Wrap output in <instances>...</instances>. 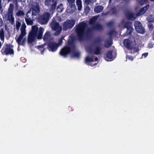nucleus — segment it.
I'll return each mask as SVG.
<instances>
[{
	"mask_svg": "<svg viewBox=\"0 0 154 154\" xmlns=\"http://www.w3.org/2000/svg\"><path fill=\"white\" fill-rule=\"evenodd\" d=\"M88 26L84 21L79 23L78 25L76 26L75 29L77 35L78 39L80 42L84 41L87 37L88 33L91 31V29L88 28L87 31L86 29Z\"/></svg>",
	"mask_w": 154,
	"mask_h": 154,
	"instance_id": "nucleus-1",
	"label": "nucleus"
},
{
	"mask_svg": "<svg viewBox=\"0 0 154 154\" xmlns=\"http://www.w3.org/2000/svg\"><path fill=\"white\" fill-rule=\"evenodd\" d=\"M76 49L75 38L73 36H71L68 40L65 46L61 49L60 53L61 56L66 57L72 52L75 51Z\"/></svg>",
	"mask_w": 154,
	"mask_h": 154,
	"instance_id": "nucleus-2",
	"label": "nucleus"
},
{
	"mask_svg": "<svg viewBox=\"0 0 154 154\" xmlns=\"http://www.w3.org/2000/svg\"><path fill=\"white\" fill-rule=\"evenodd\" d=\"M44 31V29L42 27H40L38 30V28L37 26H32V30L28 35V42L30 43L33 42L36 37L38 39H41Z\"/></svg>",
	"mask_w": 154,
	"mask_h": 154,
	"instance_id": "nucleus-3",
	"label": "nucleus"
},
{
	"mask_svg": "<svg viewBox=\"0 0 154 154\" xmlns=\"http://www.w3.org/2000/svg\"><path fill=\"white\" fill-rule=\"evenodd\" d=\"M124 46L128 49L132 50L135 48L136 43L135 40H131L129 38L125 39L123 41Z\"/></svg>",
	"mask_w": 154,
	"mask_h": 154,
	"instance_id": "nucleus-4",
	"label": "nucleus"
},
{
	"mask_svg": "<svg viewBox=\"0 0 154 154\" xmlns=\"http://www.w3.org/2000/svg\"><path fill=\"white\" fill-rule=\"evenodd\" d=\"M51 25L52 29L56 31L54 35H59L62 30V27L60 25L59 23L55 21H52Z\"/></svg>",
	"mask_w": 154,
	"mask_h": 154,
	"instance_id": "nucleus-5",
	"label": "nucleus"
},
{
	"mask_svg": "<svg viewBox=\"0 0 154 154\" xmlns=\"http://www.w3.org/2000/svg\"><path fill=\"white\" fill-rule=\"evenodd\" d=\"M75 21L74 19L67 20L64 22L63 24V29L66 31L69 29L72 28L75 25Z\"/></svg>",
	"mask_w": 154,
	"mask_h": 154,
	"instance_id": "nucleus-6",
	"label": "nucleus"
},
{
	"mask_svg": "<svg viewBox=\"0 0 154 154\" xmlns=\"http://www.w3.org/2000/svg\"><path fill=\"white\" fill-rule=\"evenodd\" d=\"M11 45L7 44L4 45L1 50L2 54L6 55L14 54V51L11 48Z\"/></svg>",
	"mask_w": 154,
	"mask_h": 154,
	"instance_id": "nucleus-7",
	"label": "nucleus"
},
{
	"mask_svg": "<svg viewBox=\"0 0 154 154\" xmlns=\"http://www.w3.org/2000/svg\"><path fill=\"white\" fill-rule=\"evenodd\" d=\"M50 16V14L48 12L45 13L41 16L38 19V22L41 24H45L49 21Z\"/></svg>",
	"mask_w": 154,
	"mask_h": 154,
	"instance_id": "nucleus-8",
	"label": "nucleus"
},
{
	"mask_svg": "<svg viewBox=\"0 0 154 154\" xmlns=\"http://www.w3.org/2000/svg\"><path fill=\"white\" fill-rule=\"evenodd\" d=\"M122 23L123 25V27L127 29L126 32L127 35H130L133 30V29L131 26V23L129 21L125 22L123 20L122 21Z\"/></svg>",
	"mask_w": 154,
	"mask_h": 154,
	"instance_id": "nucleus-9",
	"label": "nucleus"
},
{
	"mask_svg": "<svg viewBox=\"0 0 154 154\" xmlns=\"http://www.w3.org/2000/svg\"><path fill=\"white\" fill-rule=\"evenodd\" d=\"M57 1H45V4L49 7L50 6V10L53 13L57 7Z\"/></svg>",
	"mask_w": 154,
	"mask_h": 154,
	"instance_id": "nucleus-10",
	"label": "nucleus"
},
{
	"mask_svg": "<svg viewBox=\"0 0 154 154\" xmlns=\"http://www.w3.org/2000/svg\"><path fill=\"white\" fill-rule=\"evenodd\" d=\"M75 1H67L69 6L67 7L66 11L67 13L71 14L73 13L76 9L75 5Z\"/></svg>",
	"mask_w": 154,
	"mask_h": 154,
	"instance_id": "nucleus-11",
	"label": "nucleus"
},
{
	"mask_svg": "<svg viewBox=\"0 0 154 154\" xmlns=\"http://www.w3.org/2000/svg\"><path fill=\"white\" fill-rule=\"evenodd\" d=\"M135 28L138 33L143 34L145 32L144 27L142 26L141 23L139 21H135L134 23Z\"/></svg>",
	"mask_w": 154,
	"mask_h": 154,
	"instance_id": "nucleus-12",
	"label": "nucleus"
},
{
	"mask_svg": "<svg viewBox=\"0 0 154 154\" xmlns=\"http://www.w3.org/2000/svg\"><path fill=\"white\" fill-rule=\"evenodd\" d=\"M59 45L54 42H50L48 44V48L49 51L55 52L57 51Z\"/></svg>",
	"mask_w": 154,
	"mask_h": 154,
	"instance_id": "nucleus-13",
	"label": "nucleus"
},
{
	"mask_svg": "<svg viewBox=\"0 0 154 154\" xmlns=\"http://www.w3.org/2000/svg\"><path fill=\"white\" fill-rule=\"evenodd\" d=\"M14 5L13 4H10L8 9V17L10 21H14V18L13 16Z\"/></svg>",
	"mask_w": 154,
	"mask_h": 154,
	"instance_id": "nucleus-14",
	"label": "nucleus"
},
{
	"mask_svg": "<svg viewBox=\"0 0 154 154\" xmlns=\"http://www.w3.org/2000/svg\"><path fill=\"white\" fill-rule=\"evenodd\" d=\"M113 51H109L107 52L105 56H104L105 60L108 61H111L113 59L112 54Z\"/></svg>",
	"mask_w": 154,
	"mask_h": 154,
	"instance_id": "nucleus-15",
	"label": "nucleus"
},
{
	"mask_svg": "<svg viewBox=\"0 0 154 154\" xmlns=\"http://www.w3.org/2000/svg\"><path fill=\"white\" fill-rule=\"evenodd\" d=\"M149 6V5H147L141 9L139 12L137 13V16H140L143 14L147 10Z\"/></svg>",
	"mask_w": 154,
	"mask_h": 154,
	"instance_id": "nucleus-16",
	"label": "nucleus"
},
{
	"mask_svg": "<svg viewBox=\"0 0 154 154\" xmlns=\"http://www.w3.org/2000/svg\"><path fill=\"white\" fill-rule=\"evenodd\" d=\"M125 15L128 20H134L136 19L133 13L128 11L125 14Z\"/></svg>",
	"mask_w": 154,
	"mask_h": 154,
	"instance_id": "nucleus-17",
	"label": "nucleus"
},
{
	"mask_svg": "<svg viewBox=\"0 0 154 154\" xmlns=\"http://www.w3.org/2000/svg\"><path fill=\"white\" fill-rule=\"evenodd\" d=\"M102 25L100 23H96L92 26V29L94 30L101 31L103 29Z\"/></svg>",
	"mask_w": 154,
	"mask_h": 154,
	"instance_id": "nucleus-18",
	"label": "nucleus"
},
{
	"mask_svg": "<svg viewBox=\"0 0 154 154\" xmlns=\"http://www.w3.org/2000/svg\"><path fill=\"white\" fill-rule=\"evenodd\" d=\"M117 9L114 7L111 9L110 11H107L106 12V15H110L113 14H116L117 13Z\"/></svg>",
	"mask_w": 154,
	"mask_h": 154,
	"instance_id": "nucleus-19",
	"label": "nucleus"
},
{
	"mask_svg": "<svg viewBox=\"0 0 154 154\" xmlns=\"http://www.w3.org/2000/svg\"><path fill=\"white\" fill-rule=\"evenodd\" d=\"M40 11L39 8L38 6H35L32 9V15L35 16L38 14Z\"/></svg>",
	"mask_w": 154,
	"mask_h": 154,
	"instance_id": "nucleus-20",
	"label": "nucleus"
},
{
	"mask_svg": "<svg viewBox=\"0 0 154 154\" xmlns=\"http://www.w3.org/2000/svg\"><path fill=\"white\" fill-rule=\"evenodd\" d=\"M102 49L100 47L96 46L94 51V54L97 55L100 54L101 53Z\"/></svg>",
	"mask_w": 154,
	"mask_h": 154,
	"instance_id": "nucleus-21",
	"label": "nucleus"
},
{
	"mask_svg": "<svg viewBox=\"0 0 154 154\" xmlns=\"http://www.w3.org/2000/svg\"><path fill=\"white\" fill-rule=\"evenodd\" d=\"M103 9V7L101 5L96 7L94 8V11L95 12L98 13L101 12Z\"/></svg>",
	"mask_w": 154,
	"mask_h": 154,
	"instance_id": "nucleus-22",
	"label": "nucleus"
},
{
	"mask_svg": "<svg viewBox=\"0 0 154 154\" xmlns=\"http://www.w3.org/2000/svg\"><path fill=\"white\" fill-rule=\"evenodd\" d=\"M26 41V38L22 39L20 41L18 40V38L16 39V42L18 44V45H21L22 46H24Z\"/></svg>",
	"mask_w": 154,
	"mask_h": 154,
	"instance_id": "nucleus-23",
	"label": "nucleus"
},
{
	"mask_svg": "<svg viewBox=\"0 0 154 154\" xmlns=\"http://www.w3.org/2000/svg\"><path fill=\"white\" fill-rule=\"evenodd\" d=\"M20 31L21 33L18 38V40L19 41L23 38L24 37L26 34L25 30L20 29Z\"/></svg>",
	"mask_w": 154,
	"mask_h": 154,
	"instance_id": "nucleus-24",
	"label": "nucleus"
},
{
	"mask_svg": "<svg viewBox=\"0 0 154 154\" xmlns=\"http://www.w3.org/2000/svg\"><path fill=\"white\" fill-rule=\"evenodd\" d=\"M112 44V40L111 39L106 41L104 44V46L106 48L109 47Z\"/></svg>",
	"mask_w": 154,
	"mask_h": 154,
	"instance_id": "nucleus-25",
	"label": "nucleus"
},
{
	"mask_svg": "<svg viewBox=\"0 0 154 154\" xmlns=\"http://www.w3.org/2000/svg\"><path fill=\"white\" fill-rule=\"evenodd\" d=\"M85 60L86 63L88 62H94L93 57H90L89 56H87L85 58Z\"/></svg>",
	"mask_w": 154,
	"mask_h": 154,
	"instance_id": "nucleus-26",
	"label": "nucleus"
},
{
	"mask_svg": "<svg viewBox=\"0 0 154 154\" xmlns=\"http://www.w3.org/2000/svg\"><path fill=\"white\" fill-rule=\"evenodd\" d=\"M98 17L94 16L89 21V23L91 24H94L97 19Z\"/></svg>",
	"mask_w": 154,
	"mask_h": 154,
	"instance_id": "nucleus-27",
	"label": "nucleus"
},
{
	"mask_svg": "<svg viewBox=\"0 0 154 154\" xmlns=\"http://www.w3.org/2000/svg\"><path fill=\"white\" fill-rule=\"evenodd\" d=\"M76 5L78 7V9L79 11H80L81 10L82 6V1H76Z\"/></svg>",
	"mask_w": 154,
	"mask_h": 154,
	"instance_id": "nucleus-28",
	"label": "nucleus"
},
{
	"mask_svg": "<svg viewBox=\"0 0 154 154\" xmlns=\"http://www.w3.org/2000/svg\"><path fill=\"white\" fill-rule=\"evenodd\" d=\"M0 38L2 41H4L5 36L4 31L3 29H2L0 31Z\"/></svg>",
	"mask_w": 154,
	"mask_h": 154,
	"instance_id": "nucleus-29",
	"label": "nucleus"
},
{
	"mask_svg": "<svg viewBox=\"0 0 154 154\" xmlns=\"http://www.w3.org/2000/svg\"><path fill=\"white\" fill-rule=\"evenodd\" d=\"M25 20L28 25H32L33 24V22L32 20H31L30 18H29V19H28L26 18H25Z\"/></svg>",
	"mask_w": 154,
	"mask_h": 154,
	"instance_id": "nucleus-30",
	"label": "nucleus"
},
{
	"mask_svg": "<svg viewBox=\"0 0 154 154\" xmlns=\"http://www.w3.org/2000/svg\"><path fill=\"white\" fill-rule=\"evenodd\" d=\"M50 36L49 33L48 32H46L44 35L43 39L45 41H47L48 40L49 37Z\"/></svg>",
	"mask_w": 154,
	"mask_h": 154,
	"instance_id": "nucleus-31",
	"label": "nucleus"
},
{
	"mask_svg": "<svg viewBox=\"0 0 154 154\" xmlns=\"http://www.w3.org/2000/svg\"><path fill=\"white\" fill-rule=\"evenodd\" d=\"M16 14L17 16L19 17L24 16L25 15V13L23 11L20 10L16 13Z\"/></svg>",
	"mask_w": 154,
	"mask_h": 154,
	"instance_id": "nucleus-32",
	"label": "nucleus"
},
{
	"mask_svg": "<svg viewBox=\"0 0 154 154\" xmlns=\"http://www.w3.org/2000/svg\"><path fill=\"white\" fill-rule=\"evenodd\" d=\"M75 50L74 52H72L73 53V55L74 57L79 58L80 57V54L79 53L75 51Z\"/></svg>",
	"mask_w": 154,
	"mask_h": 154,
	"instance_id": "nucleus-33",
	"label": "nucleus"
},
{
	"mask_svg": "<svg viewBox=\"0 0 154 154\" xmlns=\"http://www.w3.org/2000/svg\"><path fill=\"white\" fill-rule=\"evenodd\" d=\"M106 25L107 26L109 27H111L114 25V22L112 21H111L106 23Z\"/></svg>",
	"mask_w": 154,
	"mask_h": 154,
	"instance_id": "nucleus-34",
	"label": "nucleus"
},
{
	"mask_svg": "<svg viewBox=\"0 0 154 154\" xmlns=\"http://www.w3.org/2000/svg\"><path fill=\"white\" fill-rule=\"evenodd\" d=\"M21 23L19 21H17L16 22V28L18 30L20 29V27L21 26Z\"/></svg>",
	"mask_w": 154,
	"mask_h": 154,
	"instance_id": "nucleus-35",
	"label": "nucleus"
},
{
	"mask_svg": "<svg viewBox=\"0 0 154 154\" xmlns=\"http://www.w3.org/2000/svg\"><path fill=\"white\" fill-rule=\"evenodd\" d=\"M148 27L150 30H152L153 29V26L151 23H149L147 24Z\"/></svg>",
	"mask_w": 154,
	"mask_h": 154,
	"instance_id": "nucleus-36",
	"label": "nucleus"
},
{
	"mask_svg": "<svg viewBox=\"0 0 154 154\" xmlns=\"http://www.w3.org/2000/svg\"><path fill=\"white\" fill-rule=\"evenodd\" d=\"M138 1L137 3L140 5L141 6L143 5L145 3H146L147 1Z\"/></svg>",
	"mask_w": 154,
	"mask_h": 154,
	"instance_id": "nucleus-37",
	"label": "nucleus"
},
{
	"mask_svg": "<svg viewBox=\"0 0 154 154\" xmlns=\"http://www.w3.org/2000/svg\"><path fill=\"white\" fill-rule=\"evenodd\" d=\"M101 38L99 37L97 38L94 41V44H96L101 42Z\"/></svg>",
	"mask_w": 154,
	"mask_h": 154,
	"instance_id": "nucleus-38",
	"label": "nucleus"
},
{
	"mask_svg": "<svg viewBox=\"0 0 154 154\" xmlns=\"http://www.w3.org/2000/svg\"><path fill=\"white\" fill-rule=\"evenodd\" d=\"M90 9L88 6H86L85 8V11L86 13H88L90 11Z\"/></svg>",
	"mask_w": 154,
	"mask_h": 154,
	"instance_id": "nucleus-39",
	"label": "nucleus"
},
{
	"mask_svg": "<svg viewBox=\"0 0 154 154\" xmlns=\"http://www.w3.org/2000/svg\"><path fill=\"white\" fill-rule=\"evenodd\" d=\"M139 51V49L138 48H135L134 50L133 51L131 52V53L132 54L133 53L134 54L135 53H138Z\"/></svg>",
	"mask_w": 154,
	"mask_h": 154,
	"instance_id": "nucleus-40",
	"label": "nucleus"
},
{
	"mask_svg": "<svg viewBox=\"0 0 154 154\" xmlns=\"http://www.w3.org/2000/svg\"><path fill=\"white\" fill-rule=\"evenodd\" d=\"M88 51L90 53H92L93 52V49L91 47H89L88 48Z\"/></svg>",
	"mask_w": 154,
	"mask_h": 154,
	"instance_id": "nucleus-41",
	"label": "nucleus"
},
{
	"mask_svg": "<svg viewBox=\"0 0 154 154\" xmlns=\"http://www.w3.org/2000/svg\"><path fill=\"white\" fill-rule=\"evenodd\" d=\"M26 27V26L25 23H23L21 26L20 29L25 30Z\"/></svg>",
	"mask_w": 154,
	"mask_h": 154,
	"instance_id": "nucleus-42",
	"label": "nucleus"
},
{
	"mask_svg": "<svg viewBox=\"0 0 154 154\" xmlns=\"http://www.w3.org/2000/svg\"><path fill=\"white\" fill-rule=\"evenodd\" d=\"M126 58H128V60H131L132 61L134 60L133 57L131 56H127Z\"/></svg>",
	"mask_w": 154,
	"mask_h": 154,
	"instance_id": "nucleus-43",
	"label": "nucleus"
},
{
	"mask_svg": "<svg viewBox=\"0 0 154 154\" xmlns=\"http://www.w3.org/2000/svg\"><path fill=\"white\" fill-rule=\"evenodd\" d=\"M57 10L58 12H61L62 11L63 8H61L59 6H58L57 8Z\"/></svg>",
	"mask_w": 154,
	"mask_h": 154,
	"instance_id": "nucleus-44",
	"label": "nucleus"
},
{
	"mask_svg": "<svg viewBox=\"0 0 154 154\" xmlns=\"http://www.w3.org/2000/svg\"><path fill=\"white\" fill-rule=\"evenodd\" d=\"M154 44L152 43H150L148 44V47L149 48H152L153 47Z\"/></svg>",
	"mask_w": 154,
	"mask_h": 154,
	"instance_id": "nucleus-45",
	"label": "nucleus"
},
{
	"mask_svg": "<svg viewBox=\"0 0 154 154\" xmlns=\"http://www.w3.org/2000/svg\"><path fill=\"white\" fill-rule=\"evenodd\" d=\"M114 32V30H111L109 32V35L110 36H111L113 34Z\"/></svg>",
	"mask_w": 154,
	"mask_h": 154,
	"instance_id": "nucleus-46",
	"label": "nucleus"
},
{
	"mask_svg": "<svg viewBox=\"0 0 154 154\" xmlns=\"http://www.w3.org/2000/svg\"><path fill=\"white\" fill-rule=\"evenodd\" d=\"M2 1H0V13H2L3 12V10L2 9V5L1 4Z\"/></svg>",
	"mask_w": 154,
	"mask_h": 154,
	"instance_id": "nucleus-47",
	"label": "nucleus"
},
{
	"mask_svg": "<svg viewBox=\"0 0 154 154\" xmlns=\"http://www.w3.org/2000/svg\"><path fill=\"white\" fill-rule=\"evenodd\" d=\"M96 1H85V2L86 3H89L90 2H95Z\"/></svg>",
	"mask_w": 154,
	"mask_h": 154,
	"instance_id": "nucleus-48",
	"label": "nucleus"
},
{
	"mask_svg": "<svg viewBox=\"0 0 154 154\" xmlns=\"http://www.w3.org/2000/svg\"><path fill=\"white\" fill-rule=\"evenodd\" d=\"M3 22L2 19L0 17V27H1L3 25Z\"/></svg>",
	"mask_w": 154,
	"mask_h": 154,
	"instance_id": "nucleus-49",
	"label": "nucleus"
},
{
	"mask_svg": "<svg viewBox=\"0 0 154 154\" xmlns=\"http://www.w3.org/2000/svg\"><path fill=\"white\" fill-rule=\"evenodd\" d=\"M148 53H145L142 54V56H144L145 58L148 55Z\"/></svg>",
	"mask_w": 154,
	"mask_h": 154,
	"instance_id": "nucleus-50",
	"label": "nucleus"
},
{
	"mask_svg": "<svg viewBox=\"0 0 154 154\" xmlns=\"http://www.w3.org/2000/svg\"><path fill=\"white\" fill-rule=\"evenodd\" d=\"M62 42H63L62 39H60L59 41V43H58V44L59 45H61V44H62Z\"/></svg>",
	"mask_w": 154,
	"mask_h": 154,
	"instance_id": "nucleus-51",
	"label": "nucleus"
},
{
	"mask_svg": "<svg viewBox=\"0 0 154 154\" xmlns=\"http://www.w3.org/2000/svg\"><path fill=\"white\" fill-rule=\"evenodd\" d=\"M15 1V2H25V1H17V0H16V1Z\"/></svg>",
	"mask_w": 154,
	"mask_h": 154,
	"instance_id": "nucleus-52",
	"label": "nucleus"
},
{
	"mask_svg": "<svg viewBox=\"0 0 154 154\" xmlns=\"http://www.w3.org/2000/svg\"><path fill=\"white\" fill-rule=\"evenodd\" d=\"M68 109L70 111H73V109H72V108L71 106H69L68 108Z\"/></svg>",
	"mask_w": 154,
	"mask_h": 154,
	"instance_id": "nucleus-53",
	"label": "nucleus"
},
{
	"mask_svg": "<svg viewBox=\"0 0 154 154\" xmlns=\"http://www.w3.org/2000/svg\"><path fill=\"white\" fill-rule=\"evenodd\" d=\"M98 57H95V58H94V61H97L98 60Z\"/></svg>",
	"mask_w": 154,
	"mask_h": 154,
	"instance_id": "nucleus-54",
	"label": "nucleus"
},
{
	"mask_svg": "<svg viewBox=\"0 0 154 154\" xmlns=\"http://www.w3.org/2000/svg\"><path fill=\"white\" fill-rule=\"evenodd\" d=\"M22 59H24V60H25V61H24V62H25V61H26V59H24V57H22V58H21V60H22Z\"/></svg>",
	"mask_w": 154,
	"mask_h": 154,
	"instance_id": "nucleus-55",
	"label": "nucleus"
},
{
	"mask_svg": "<svg viewBox=\"0 0 154 154\" xmlns=\"http://www.w3.org/2000/svg\"><path fill=\"white\" fill-rule=\"evenodd\" d=\"M112 1H109V3H111L112 2Z\"/></svg>",
	"mask_w": 154,
	"mask_h": 154,
	"instance_id": "nucleus-56",
	"label": "nucleus"
},
{
	"mask_svg": "<svg viewBox=\"0 0 154 154\" xmlns=\"http://www.w3.org/2000/svg\"><path fill=\"white\" fill-rule=\"evenodd\" d=\"M64 38V37H62L60 39H62V40L63 39V38Z\"/></svg>",
	"mask_w": 154,
	"mask_h": 154,
	"instance_id": "nucleus-57",
	"label": "nucleus"
},
{
	"mask_svg": "<svg viewBox=\"0 0 154 154\" xmlns=\"http://www.w3.org/2000/svg\"><path fill=\"white\" fill-rule=\"evenodd\" d=\"M60 6H63V4L61 3L60 5Z\"/></svg>",
	"mask_w": 154,
	"mask_h": 154,
	"instance_id": "nucleus-58",
	"label": "nucleus"
},
{
	"mask_svg": "<svg viewBox=\"0 0 154 154\" xmlns=\"http://www.w3.org/2000/svg\"><path fill=\"white\" fill-rule=\"evenodd\" d=\"M8 1V2H9L10 1H11L9 0V1Z\"/></svg>",
	"mask_w": 154,
	"mask_h": 154,
	"instance_id": "nucleus-59",
	"label": "nucleus"
},
{
	"mask_svg": "<svg viewBox=\"0 0 154 154\" xmlns=\"http://www.w3.org/2000/svg\"><path fill=\"white\" fill-rule=\"evenodd\" d=\"M151 1H152V2H153V1H153V0Z\"/></svg>",
	"mask_w": 154,
	"mask_h": 154,
	"instance_id": "nucleus-60",
	"label": "nucleus"
}]
</instances>
